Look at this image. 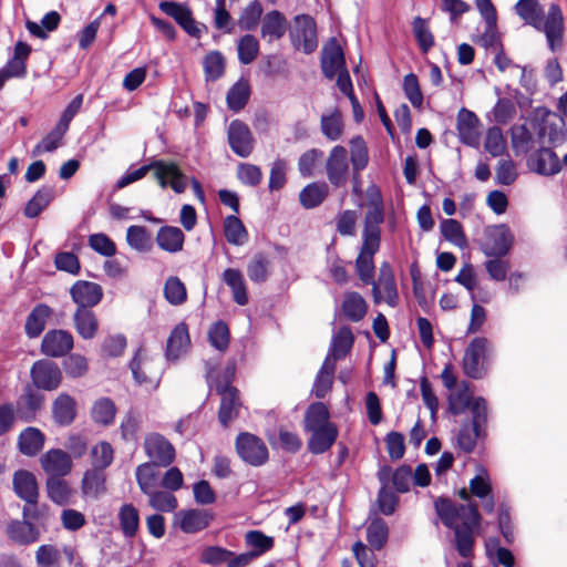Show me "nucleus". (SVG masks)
Instances as JSON below:
<instances>
[{
  "label": "nucleus",
  "mask_w": 567,
  "mask_h": 567,
  "mask_svg": "<svg viewBox=\"0 0 567 567\" xmlns=\"http://www.w3.org/2000/svg\"><path fill=\"white\" fill-rule=\"evenodd\" d=\"M350 173L348 151L342 145H336L329 152L326 161V174L330 184L342 187L347 184Z\"/></svg>",
  "instance_id": "1a4fd4ad"
},
{
  "label": "nucleus",
  "mask_w": 567,
  "mask_h": 567,
  "mask_svg": "<svg viewBox=\"0 0 567 567\" xmlns=\"http://www.w3.org/2000/svg\"><path fill=\"white\" fill-rule=\"evenodd\" d=\"M388 536V524L382 518H374L367 527V540L375 550L383 548L386 544Z\"/></svg>",
  "instance_id": "052dcab7"
},
{
  "label": "nucleus",
  "mask_w": 567,
  "mask_h": 567,
  "mask_svg": "<svg viewBox=\"0 0 567 567\" xmlns=\"http://www.w3.org/2000/svg\"><path fill=\"white\" fill-rule=\"evenodd\" d=\"M329 186L324 182H315L308 184L299 194L300 204L307 208L312 209L318 207L328 196Z\"/></svg>",
  "instance_id": "37998d69"
},
{
  "label": "nucleus",
  "mask_w": 567,
  "mask_h": 567,
  "mask_svg": "<svg viewBox=\"0 0 567 567\" xmlns=\"http://www.w3.org/2000/svg\"><path fill=\"white\" fill-rule=\"evenodd\" d=\"M175 517L182 532L195 534L208 527L214 514L208 509L190 508L179 511Z\"/></svg>",
  "instance_id": "aec40b11"
},
{
  "label": "nucleus",
  "mask_w": 567,
  "mask_h": 567,
  "mask_svg": "<svg viewBox=\"0 0 567 567\" xmlns=\"http://www.w3.org/2000/svg\"><path fill=\"white\" fill-rule=\"evenodd\" d=\"M208 341L213 348L219 352H225L230 341L228 324L223 320L214 322L208 329Z\"/></svg>",
  "instance_id": "e2e57ef3"
},
{
  "label": "nucleus",
  "mask_w": 567,
  "mask_h": 567,
  "mask_svg": "<svg viewBox=\"0 0 567 567\" xmlns=\"http://www.w3.org/2000/svg\"><path fill=\"white\" fill-rule=\"evenodd\" d=\"M146 496L148 497V505L155 511L169 513L177 508V498L168 489L158 491L156 488Z\"/></svg>",
  "instance_id": "338daca9"
},
{
  "label": "nucleus",
  "mask_w": 567,
  "mask_h": 567,
  "mask_svg": "<svg viewBox=\"0 0 567 567\" xmlns=\"http://www.w3.org/2000/svg\"><path fill=\"white\" fill-rule=\"evenodd\" d=\"M7 534L11 540L21 545L34 543L40 536L34 525L27 520H12L7 527Z\"/></svg>",
  "instance_id": "ea45409f"
},
{
  "label": "nucleus",
  "mask_w": 567,
  "mask_h": 567,
  "mask_svg": "<svg viewBox=\"0 0 567 567\" xmlns=\"http://www.w3.org/2000/svg\"><path fill=\"white\" fill-rule=\"evenodd\" d=\"M117 519L120 529L125 538H134L140 528V512L131 503H125L118 508Z\"/></svg>",
  "instance_id": "e433bc0d"
},
{
  "label": "nucleus",
  "mask_w": 567,
  "mask_h": 567,
  "mask_svg": "<svg viewBox=\"0 0 567 567\" xmlns=\"http://www.w3.org/2000/svg\"><path fill=\"white\" fill-rule=\"evenodd\" d=\"M159 465L154 463H142L135 470L136 483L143 494H151L158 487L159 483Z\"/></svg>",
  "instance_id": "c9c22d12"
},
{
  "label": "nucleus",
  "mask_w": 567,
  "mask_h": 567,
  "mask_svg": "<svg viewBox=\"0 0 567 567\" xmlns=\"http://www.w3.org/2000/svg\"><path fill=\"white\" fill-rule=\"evenodd\" d=\"M221 279L230 288L234 301L238 306H246L248 303V293L241 271L235 268H227L224 270Z\"/></svg>",
  "instance_id": "72a5a7b5"
},
{
  "label": "nucleus",
  "mask_w": 567,
  "mask_h": 567,
  "mask_svg": "<svg viewBox=\"0 0 567 567\" xmlns=\"http://www.w3.org/2000/svg\"><path fill=\"white\" fill-rule=\"evenodd\" d=\"M49 498L58 505H66L73 491L62 477H48L45 482Z\"/></svg>",
  "instance_id": "49530a36"
},
{
  "label": "nucleus",
  "mask_w": 567,
  "mask_h": 567,
  "mask_svg": "<svg viewBox=\"0 0 567 567\" xmlns=\"http://www.w3.org/2000/svg\"><path fill=\"white\" fill-rule=\"evenodd\" d=\"M40 464L49 477H64L73 467L71 455L61 449H51L43 453Z\"/></svg>",
  "instance_id": "f3484780"
},
{
  "label": "nucleus",
  "mask_w": 567,
  "mask_h": 567,
  "mask_svg": "<svg viewBox=\"0 0 567 567\" xmlns=\"http://www.w3.org/2000/svg\"><path fill=\"white\" fill-rule=\"evenodd\" d=\"M185 236L184 233L174 226L161 227L156 235L158 247L167 252L175 254L183 249Z\"/></svg>",
  "instance_id": "4c0bfd02"
},
{
  "label": "nucleus",
  "mask_w": 567,
  "mask_h": 567,
  "mask_svg": "<svg viewBox=\"0 0 567 567\" xmlns=\"http://www.w3.org/2000/svg\"><path fill=\"white\" fill-rule=\"evenodd\" d=\"M320 127L326 138L332 142L338 141L343 133V121L340 111L334 109L329 114H322Z\"/></svg>",
  "instance_id": "de8ad7c7"
},
{
  "label": "nucleus",
  "mask_w": 567,
  "mask_h": 567,
  "mask_svg": "<svg viewBox=\"0 0 567 567\" xmlns=\"http://www.w3.org/2000/svg\"><path fill=\"white\" fill-rule=\"evenodd\" d=\"M516 14L546 37L551 52L563 45L564 16L557 3H551L544 20V8L538 0H518L514 7Z\"/></svg>",
  "instance_id": "f03ea898"
},
{
  "label": "nucleus",
  "mask_w": 567,
  "mask_h": 567,
  "mask_svg": "<svg viewBox=\"0 0 567 567\" xmlns=\"http://www.w3.org/2000/svg\"><path fill=\"white\" fill-rule=\"evenodd\" d=\"M116 408L109 398H101L92 406L91 416L95 423L110 425L114 422Z\"/></svg>",
  "instance_id": "13d9d810"
},
{
  "label": "nucleus",
  "mask_w": 567,
  "mask_h": 567,
  "mask_svg": "<svg viewBox=\"0 0 567 567\" xmlns=\"http://www.w3.org/2000/svg\"><path fill=\"white\" fill-rule=\"evenodd\" d=\"M235 447L238 456L246 464L251 466L264 465L269 457V452L264 441L248 432L237 435Z\"/></svg>",
  "instance_id": "39448f33"
},
{
  "label": "nucleus",
  "mask_w": 567,
  "mask_h": 567,
  "mask_svg": "<svg viewBox=\"0 0 567 567\" xmlns=\"http://www.w3.org/2000/svg\"><path fill=\"white\" fill-rule=\"evenodd\" d=\"M90 457L92 468L104 472L113 463L114 450L109 442L101 441L91 449Z\"/></svg>",
  "instance_id": "8fccbe9b"
},
{
  "label": "nucleus",
  "mask_w": 567,
  "mask_h": 567,
  "mask_svg": "<svg viewBox=\"0 0 567 567\" xmlns=\"http://www.w3.org/2000/svg\"><path fill=\"white\" fill-rule=\"evenodd\" d=\"M44 401V395L37 388L27 385L16 402L14 411L24 422H32L42 410Z\"/></svg>",
  "instance_id": "2eb2a0df"
},
{
  "label": "nucleus",
  "mask_w": 567,
  "mask_h": 567,
  "mask_svg": "<svg viewBox=\"0 0 567 567\" xmlns=\"http://www.w3.org/2000/svg\"><path fill=\"white\" fill-rule=\"evenodd\" d=\"M527 165L532 172L543 176L556 175L561 169L557 154L548 147H540L532 153L527 159Z\"/></svg>",
  "instance_id": "412c9836"
},
{
  "label": "nucleus",
  "mask_w": 567,
  "mask_h": 567,
  "mask_svg": "<svg viewBox=\"0 0 567 567\" xmlns=\"http://www.w3.org/2000/svg\"><path fill=\"white\" fill-rule=\"evenodd\" d=\"M13 489L16 494L29 504H37L39 497L38 482L33 473L19 470L13 475Z\"/></svg>",
  "instance_id": "bb28decb"
},
{
  "label": "nucleus",
  "mask_w": 567,
  "mask_h": 567,
  "mask_svg": "<svg viewBox=\"0 0 567 567\" xmlns=\"http://www.w3.org/2000/svg\"><path fill=\"white\" fill-rule=\"evenodd\" d=\"M74 347L71 332L62 329H52L45 332L41 341V352L49 358H62L70 353Z\"/></svg>",
  "instance_id": "ddd939ff"
},
{
  "label": "nucleus",
  "mask_w": 567,
  "mask_h": 567,
  "mask_svg": "<svg viewBox=\"0 0 567 567\" xmlns=\"http://www.w3.org/2000/svg\"><path fill=\"white\" fill-rule=\"evenodd\" d=\"M321 68L324 76L329 80L334 79L337 73H339L341 70H346L344 55L338 44L331 43L323 49Z\"/></svg>",
  "instance_id": "473e14b6"
},
{
  "label": "nucleus",
  "mask_w": 567,
  "mask_h": 567,
  "mask_svg": "<svg viewBox=\"0 0 567 567\" xmlns=\"http://www.w3.org/2000/svg\"><path fill=\"white\" fill-rule=\"evenodd\" d=\"M70 293L78 308L90 309L101 301L103 289L96 282L79 280L71 287Z\"/></svg>",
  "instance_id": "b1692460"
},
{
  "label": "nucleus",
  "mask_w": 567,
  "mask_h": 567,
  "mask_svg": "<svg viewBox=\"0 0 567 567\" xmlns=\"http://www.w3.org/2000/svg\"><path fill=\"white\" fill-rule=\"evenodd\" d=\"M488 340L483 337L474 338L465 350L463 369L467 377L480 379L483 375L482 362L485 358Z\"/></svg>",
  "instance_id": "dca6fc26"
},
{
  "label": "nucleus",
  "mask_w": 567,
  "mask_h": 567,
  "mask_svg": "<svg viewBox=\"0 0 567 567\" xmlns=\"http://www.w3.org/2000/svg\"><path fill=\"white\" fill-rule=\"evenodd\" d=\"M228 144L239 157H248L254 150V137L247 124L239 120L230 122L227 131Z\"/></svg>",
  "instance_id": "4468645a"
},
{
  "label": "nucleus",
  "mask_w": 567,
  "mask_h": 567,
  "mask_svg": "<svg viewBox=\"0 0 567 567\" xmlns=\"http://www.w3.org/2000/svg\"><path fill=\"white\" fill-rule=\"evenodd\" d=\"M412 31L423 53H427L434 47V35L432 34L429 20L415 17L412 21Z\"/></svg>",
  "instance_id": "4d7b16f0"
},
{
  "label": "nucleus",
  "mask_w": 567,
  "mask_h": 567,
  "mask_svg": "<svg viewBox=\"0 0 567 567\" xmlns=\"http://www.w3.org/2000/svg\"><path fill=\"white\" fill-rule=\"evenodd\" d=\"M250 95L249 84L246 81H238L227 93V105L229 110L238 112L245 107Z\"/></svg>",
  "instance_id": "69168bd1"
},
{
  "label": "nucleus",
  "mask_w": 567,
  "mask_h": 567,
  "mask_svg": "<svg viewBox=\"0 0 567 567\" xmlns=\"http://www.w3.org/2000/svg\"><path fill=\"white\" fill-rule=\"evenodd\" d=\"M143 447L148 463H154L162 467L169 466L176 456L174 445L164 435L157 432H151L145 435Z\"/></svg>",
  "instance_id": "0eeeda50"
},
{
  "label": "nucleus",
  "mask_w": 567,
  "mask_h": 567,
  "mask_svg": "<svg viewBox=\"0 0 567 567\" xmlns=\"http://www.w3.org/2000/svg\"><path fill=\"white\" fill-rule=\"evenodd\" d=\"M287 30V19L278 10H271L266 13L261 23V37L268 42L281 39Z\"/></svg>",
  "instance_id": "7c9ffc66"
},
{
  "label": "nucleus",
  "mask_w": 567,
  "mask_h": 567,
  "mask_svg": "<svg viewBox=\"0 0 567 567\" xmlns=\"http://www.w3.org/2000/svg\"><path fill=\"white\" fill-rule=\"evenodd\" d=\"M203 66L206 80L214 82L224 75L225 58L219 51H212L205 56Z\"/></svg>",
  "instance_id": "774afa93"
},
{
  "label": "nucleus",
  "mask_w": 567,
  "mask_h": 567,
  "mask_svg": "<svg viewBox=\"0 0 567 567\" xmlns=\"http://www.w3.org/2000/svg\"><path fill=\"white\" fill-rule=\"evenodd\" d=\"M32 386L38 390L54 391L63 380L62 371L59 365L48 359L35 361L30 369Z\"/></svg>",
  "instance_id": "6e6552de"
},
{
  "label": "nucleus",
  "mask_w": 567,
  "mask_h": 567,
  "mask_svg": "<svg viewBox=\"0 0 567 567\" xmlns=\"http://www.w3.org/2000/svg\"><path fill=\"white\" fill-rule=\"evenodd\" d=\"M390 474V467L381 468L378 474L380 482L383 484L378 494V505L384 515H392L395 512L396 505L399 503L398 495L386 488Z\"/></svg>",
  "instance_id": "79ce46f5"
},
{
  "label": "nucleus",
  "mask_w": 567,
  "mask_h": 567,
  "mask_svg": "<svg viewBox=\"0 0 567 567\" xmlns=\"http://www.w3.org/2000/svg\"><path fill=\"white\" fill-rule=\"evenodd\" d=\"M163 292L167 302L173 306H181L187 299L186 287L177 276H171L166 279Z\"/></svg>",
  "instance_id": "680f3d73"
},
{
  "label": "nucleus",
  "mask_w": 567,
  "mask_h": 567,
  "mask_svg": "<svg viewBox=\"0 0 567 567\" xmlns=\"http://www.w3.org/2000/svg\"><path fill=\"white\" fill-rule=\"evenodd\" d=\"M82 494L93 499L100 498L106 492V475L100 470H86L81 482Z\"/></svg>",
  "instance_id": "2f4dec72"
},
{
  "label": "nucleus",
  "mask_w": 567,
  "mask_h": 567,
  "mask_svg": "<svg viewBox=\"0 0 567 567\" xmlns=\"http://www.w3.org/2000/svg\"><path fill=\"white\" fill-rule=\"evenodd\" d=\"M290 38L297 50L306 54L312 53L318 47L317 25L313 18L308 14L295 17Z\"/></svg>",
  "instance_id": "423d86ee"
},
{
  "label": "nucleus",
  "mask_w": 567,
  "mask_h": 567,
  "mask_svg": "<svg viewBox=\"0 0 567 567\" xmlns=\"http://www.w3.org/2000/svg\"><path fill=\"white\" fill-rule=\"evenodd\" d=\"M373 302L380 305L386 303L389 307L395 308L399 305V292L392 267L389 262H382L379 268L377 280H372Z\"/></svg>",
  "instance_id": "20e7f679"
},
{
  "label": "nucleus",
  "mask_w": 567,
  "mask_h": 567,
  "mask_svg": "<svg viewBox=\"0 0 567 567\" xmlns=\"http://www.w3.org/2000/svg\"><path fill=\"white\" fill-rule=\"evenodd\" d=\"M350 162L352 172H361L369 164V152L365 141L357 135L350 140Z\"/></svg>",
  "instance_id": "603ef678"
},
{
  "label": "nucleus",
  "mask_w": 567,
  "mask_h": 567,
  "mask_svg": "<svg viewBox=\"0 0 567 567\" xmlns=\"http://www.w3.org/2000/svg\"><path fill=\"white\" fill-rule=\"evenodd\" d=\"M76 332L85 340L93 339L99 329L95 313L84 307L78 308L73 316Z\"/></svg>",
  "instance_id": "58836bf2"
},
{
  "label": "nucleus",
  "mask_w": 567,
  "mask_h": 567,
  "mask_svg": "<svg viewBox=\"0 0 567 567\" xmlns=\"http://www.w3.org/2000/svg\"><path fill=\"white\" fill-rule=\"evenodd\" d=\"M511 133L512 146L516 154H526L535 147L536 142L527 125H515L512 127Z\"/></svg>",
  "instance_id": "864d4df0"
},
{
  "label": "nucleus",
  "mask_w": 567,
  "mask_h": 567,
  "mask_svg": "<svg viewBox=\"0 0 567 567\" xmlns=\"http://www.w3.org/2000/svg\"><path fill=\"white\" fill-rule=\"evenodd\" d=\"M153 360L146 352L138 348L130 362V369L133 378L140 385L156 389L161 380L159 369H153Z\"/></svg>",
  "instance_id": "f8f14e48"
},
{
  "label": "nucleus",
  "mask_w": 567,
  "mask_h": 567,
  "mask_svg": "<svg viewBox=\"0 0 567 567\" xmlns=\"http://www.w3.org/2000/svg\"><path fill=\"white\" fill-rule=\"evenodd\" d=\"M245 543L255 557L258 558L272 549L275 539L271 536H267L261 530H249L245 535Z\"/></svg>",
  "instance_id": "6e6d98bb"
},
{
  "label": "nucleus",
  "mask_w": 567,
  "mask_h": 567,
  "mask_svg": "<svg viewBox=\"0 0 567 567\" xmlns=\"http://www.w3.org/2000/svg\"><path fill=\"white\" fill-rule=\"evenodd\" d=\"M238 60L241 64L252 63L259 54V41L252 34L243 35L237 42Z\"/></svg>",
  "instance_id": "bf43d9fd"
},
{
  "label": "nucleus",
  "mask_w": 567,
  "mask_h": 567,
  "mask_svg": "<svg viewBox=\"0 0 567 567\" xmlns=\"http://www.w3.org/2000/svg\"><path fill=\"white\" fill-rule=\"evenodd\" d=\"M471 495L481 499L483 509L491 514L495 508V498L492 484L485 468L481 467L480 473L470 481Z\"/></svg>",
  "instance_id": "393cba45"
},
{
  "label": "nucleus",
  "mask_w": 567,
  "mask_h": 567,
  "mask_svg": "<svg viewBox=\"0 0 567 567\" xmlns=\"http://www.w3.org/2000/svg\"><path fill=\"white\" fill-rule=\"evenodd\" d=\"M264 13V8L260 1L254 0L249 2L240 12L238 18V27L244 31L255 30Z\"/></svg>",
  "instance_id": "3c124183"
},
{
  "label": "nucleus",
  "mask_w": 567,
  "mask_h": 567,
  "mask_svg": "<svg viewBox=\"0 0 567 567\" xmlns=\"http://www.w3.org/2000/svg\"><path fill=\"white\" fill-rule=\"evenodd\" d=\"M224 234L226 240L235 246H241L248 240V233L236 215H229L224 219Z\"/></svg>",
  "instance_id": "09e8293b"
},
{
  "label": "nucleus",
  "mask_w": 567,
  "mask_h": 567,
  "mask_svg": "<svg viewBox=\"0 0 567 567\" xmlns=\"http://www.w3.org/2000/svg\"><path fill=\"white\" fill-rule=\"evenodd\" d=\"M158 8L163 13L173 18L189 35L199 37V29L193 18L192 10L186 3L162 1L159 2Z\"/></svg>",
  "instance_id": "6ab92c4d"
},
{
  "label": "nucleus",
  "mask_w": 567,
  "mask_h": 567,
  "mask_svg": "<svg viewBox=\"0 0 567 567\" xmlns=\"http://www.w3.org/2000/svg\"><path fill=\"white\" fill-rule=\"evenodd\" d=\"M52 315V309L45 303L37 305L27 317L24 331L31 338H38L44 330L48 318Z\"/></svg>",
  "instance_id": "f704fd0d"
},
{
  "label": "nucleus",
  "mask_w": 567,
  "mask_h": 567,
  "mask_svg": "<svg viewBox=\"0 0 567 567\" xmlns=\"http://www.w3.org/2000/svg\"><path fill=\"white\" fill-rule=\"evenodd\" d=\"M76 416V401L68 393L59 394L52 402V417L59 426L70 425Z\"/></svg>",
  "instance_id": "c85d7f7f"
},
{
  "label": "nucleus",
  "mask_w": 567,
  "mask_h": 567,
  "mask_svg": "<svg viewBox=\"0 0 567 567\" xmlns=\"http://www.w3.org/2000/svg\"><path fill=\"white\" fill-rule=\"evenodd\" d=\"M467 504L455 505L451 499L439 497L434 502L435 513L447 528L454 530L455 547L460 556L468 558L473 554L474 530L481 524L477 504L470 501L468 492L463 488L458 492Z\"/></svg>",
  "instance_id": "f257e3e1"
},
{
  "label": "nucleus",
  "mask_w": 567,
  "mask_h": 567,
  "mask_svg": "<svg viewBox=\"0 0 567 567\" xmlns=\"http://www.w3.org/2000/svg\"><path fill=\"white\" fill-rule=\"evenodd\" d=\"M440 228L442 236L454 246L458 248H464L467 246V240L463 231V227L456 219H444L441 223Z\"/></svg>",
  "instance_id": "0e129e2a"
},
{
  "label": "nucleus",
  "mask_w": 567,
  "mask_h": 567,
  "mask_svg": "<svg viewBox=\"0 0 567 567\" xmlns=\"http://www.w3.org/2000/svg\"><path fill=\"white\" fill-rule=\"evenodd\" d=\"M368 305L364 298L355 291L347 292L342 302L344 316L353 321H360L367 313Z\"/></svg>",
  "instance_id": "a18cd8bd"
},
{
  "label": "nucleus",
  "mask_w": 567,
  "mask_h": 567,
  "mask_svg": "<svg viewBox=\"0 0 567 567\" xmlns=\"http://www.w3.org/2000/svg\"><path fill=\"white\" fill-rule=\"evenodd\" d=\"M384 221V206L369 207L364 217L362 239L380 243V225Z\"/></svg>",
  "instance_id": "a19ab883"
},
{
  "label": "nucleus",
  "mask_w": 567,
  "mask_h": 567,
  "mask_svg": "<svg viewBox=\"0 0 567 567\" xmlns=\"http://www.w3.org/2000/svg\"><path fill=\"white\" fill-rule=\"evenodd\" d=\"M17 444L21 454L33 457L44 447L45 435L40 429L28 426L20 432Z\"/></svg>",
  "instance_id": "cd10ccee"
},
{
  "label": "nucleus",
  "mask_w": 567,
  "mask_h": 567,
  "mask_svg": "<svg viewBox=\"0 0 567 567\" xmlns=\"http://www.w3.org/2000/svg\"><path fill=\"white\" fill-rule=\"evenodd\" d=\"M353 346V334L349 328H341L332 338L329 352L334 360L343 359Z\"/></svg>",
  "instance_id": "5fc2aeb1"
},
{
  "label": "nucleus",
  "mask_w": 567,
  "mask_h": 567,
  "mask_svg": "<svg viewBox=\"0 0 567 567\" xmlns=\"http://www.w3.org/2000/svg\"><path fill=\"white\" fill-rule=\"evenodd\" d=\"M151 169L154 171V175L161 187L166 188L169 179V186L175 193L181 194L185 192L187 186L186 176L182 173L176 163L165 162L163 159H156L147 165L138 167L135 171L126 172L117 181L116 187L124 188L130 184L142 179Z\"/></svg>",
  "instance_id": "7ed1b4c3"
},
{
  "label": "nucleus",
  "mask_w": 567,
  "mask_h": 567,
  "mask_svg": "<svg viewBox=\"0 0 567 567\" xmlns=\"http://www.w3.org/2000/svg\"><path fill=\"white\" fill-rule=\"evenodd\" d=\"M190 348V337L188 327L185 322H179L171 331L165 349V358L167 361H177L184 357Z\"/></svg>",
  "instance_id": "4be33fe9"
},
{
  "label": "nucleus",
  "mask_w": 567,
  "mask_h": 567,
  "mask_svg": "<svg viewBox=\"0 0 567 567\" xmlns=\"http://www.w3.org/2000/svg\"><path fill=\"white\" fill-rule=\"evenodd\" d=\"M533 127L537 131L539 144L548 143L553 146H557L563 144L567 138V131L563 117L549 112L540 121L533 123Z\"/></svg>",
  "instance_id": "9b49d317"
},
{
  "label": "nucleus",
  "mask_w": 567,
  "mask_h": 567,
  "mask_svg": "<svg viewBox=\"0 0 567 567\" xmlns=\"http://www.w3.org/2000/svg\"><path fill=\"white\" fill-rule=\"evenodd\" d=\"M217 393L220 395V406L218 411V420L223 426L227 427L229 423L236 419L241 408L239 392L229 384H218Z\"/></svg>",
  "instance_id": "a211bd4d"
},
{
  "label": "nucleus",
  "mask_w": 567,
  "mask_h": 567,
  "mask_svg": "<svg viewBox=\"0 0 567 567\" xmlns=\"http://www.w3.org/2000/svg\"><path fill=\"white\" fill-rule=\"evenodd\" d=\"M329 410L323 402L311 403L305 414V430L310 431L324 427L326 425H333V423L329 422Z\"/></svg>",
  "instance_id": "c03bdc74"
},
{
  "label": "nucleus",
  "mask_w": 567,
  "mask_h": 567,
  "mask_svg": "<svg viewBox=\"0 0 567 567\" xmlns=\"http://www.w3.org/2000/svg\"><path fill=\"white\" fill-rule=\"evenodd\" d=\"M457 133L462 143L474 146L478 143L480 120L476 114L465 107H462L457 113Z\"/></svg>",
  "instance_id": "a878e982"
},
{
  "label": "nucleus",
  "mask_w": 567,
  "mask_h": 567,
  "mask_svg": "<svg viewBox=\"0 0 567 567\" xmlns=\"http://www.w3.org/2000/svg\"><path fill=\"white\" fill-rule=\"evenodd\" d=\"M380 248V243L362 239L360 252L355 259V270L359 279L369 285L374 279V261L373 257Z\"/></svg>",
  "instance_id": "5701e85b"
},
{
  "label": "nucleus",
  "mask_w": 567,
  "mask_h": 567,
  "mask_svg": "<svg viewBox=\"0 0 567 567\" xmlns=\"http://www.w3.org/2000/svg\"><path fill=\"white\" fill-rule=\"evenodd\" d=\"M513 245V236L505 225L491 227L486 230L481 249L488 257H503Z\"/></svg>",
  "instance_id": "9d476101"
},
{
  "label": "nucleus",
  "mask_w": 567,
  "mask_h": 567,
  "mask_svg": "<svg viewBox=\"0 0 567 567\" xmlns=\"http://www.w3.org/2000/svg\"><path fill=\"white\" fill-rule=\"evenodd\" d=\"M309 432L311 433V436L308 441V450L312 454H322L327 452L334 444L338 437V429L334 424L310 430Z\"/></svg>",
  "instance_id": "c756f323"
}]
</instances>
